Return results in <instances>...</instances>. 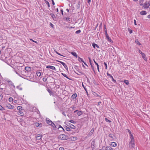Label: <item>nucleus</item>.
<instances>
[{"label":"nucleus","instance_id":"obj_13","mask_svg":"<svg viewBox=\"0 0 150 150\" xmlns=\"http://www.w3.org/2000/svg\"><path fill=\"white\" fill-rule=\"evenodd\" d=\"M105 36L107 39L109 41L112 42H113L111 40L110 38L109 37L107 33H106V35Z\"/></svg>","mask_w":150,"mask_h":150},{"label":"nucleus","instance_id":"obj_32","mask_svg":"<svg viewBox=\"0 0 150 150\" xmlns=\"http://www.w3.org/2000/svg\"><path fill=\"white\" fill-rule=\"evenodd\" d=\"M64 128L66 129V130L68 131H69L71 130V129L70 128L65 126V127H64Z\"/></svg>","mask_w":150,"mask_h":150},{"label":"nucleus","instance_id":"obj_8","mask_svg":"<svg viewBox=\"0 0 150 150\" xmlns=\"http://www.w3.org/2000/svg\"><path fill=\"white\" fill-rule=\"evenodd\" d=\"M24 110L19 111L17 112V114L18 115H20L22 116H23L24 115Z\"/></svg>","mask_w":150,"mask_h":150},{"label":"nucleus","instance_id":"obj_2","mask_svg":"<svg viewBox=\"0 0 150 150\" xmlns=\"http://www.w3.org/2000/svg\"><path fill=\"white\" fill-rule=\"evenodd\" d=\"M47 123L49 125H52V126L54 127V126H55V124L53 123L52 121L50 120L49 119H46V120Z\"/></svg>","mask_w":150,"mask_h":150},{"label":"nucleus","instance_id":"obj_17","mask_svg":"<svg viewBox=\"0 0 150 150\" xmlns=\"http://www.w3.org/2000/svg\"><path fill=\"white\" fill-rule=\"evenodd\" d=\"M17 109L19 111L23 110V108L21 106H18L17 108Z\"/></svg>","mask_w":150,"mask_h":150},{"label":"nucleus","instance_id":"obj_29","mask_svg":"<svg viewBox=\"0 0 150 150\" xmlns=\"http://www.w3.org/2000/svg\"><path fill=\"white\" fill-rule=\"evenodd\" d=\"M47 90L51 95L53 94L52 92L51 91L49 88H48L47 89Z\"/></svg>","mask_w":150,"mask_h":150},{"label":"nucleus","instance_id":"obj_26","mask_svg":"<svg viewBox=\"0 0 150 150\" xmlns=\"http://www.w3.org/2000/svg\"><path fill=\"white\" fill-rule=\"evenodd\" d=\"M25 69L27 71H29L31 70V68L29 67H26L25 68Z\"/></svg>","mask_w":150,"mask_h":150},{"label":"nucleus","instance_id":"obj_27","mask_svg":"<svg viewBox=\"0 0 150 150\" xmlns=\"http://www.w3.org/2000/svg\"><path fill=\"white\" fill-rule=\"evenodd\" d=\"M83 113L82 111H78L77 114L78 116H80L83 114Z\"/></svg>","mask_w":150,"mask_h":150},{"label":"nucleus","instance_id":"obj_54","mask_svg":"<svg viewBox=\"0 0 150 150\" xmlns=\"http://www.w3.org/2000/svg\"><path fill=\"white\" fill-rule=\"evenodd\" d=\"M127 130L128 131V132L129 133V134H132L131 133V131H130V130L129 129H127Z\"/></svg>","mask_w":150,"mask_h":150},{"label":"nucleus","instance_id":"obj_62","mask_svg":"<svg viewBox=\"0 0 150 150\" xmlns=\"http://www.w3.org/2000/svg\"><path fill=\"white\" fill-rule=\"evenodd\" d=\"M83 62L84 63V64L86 65V66H88V65H87L86 63L84 61H83Z\"/></svg>","mask_w":150,"mask_h":150},{"label":"nucleus","instance_id":"obj_6","mask_svg":"<svg viewBox=\"0 0 150 150\" xmlns=\"http://www.w3.org/2000/svg\"><path fill=\"white\" fill-rule=\"evenodd\" d=\"M34 125L36 127H42V124L40 122H35L34 124Z\"/></svg>","mask_w":150,"mask_h":150},{"label":"nucleus","instance_id":"obj_36","mask_svg":"<svg viewBox=\"0 0 150 150\" xmlns=\"http://www.w3.org/2000/svg\"><path fill=\"white\" fill-rule=\"evenodd\" d=\"M61 74L62 75H63L64 77H65L67 79H69L68 77V76H67V74H66L63 73H62Z\"/></svg>","mask_w":150,"mask_h":150},{"label":"nucleus","instance_id":"obj_33","mask_svg":"<svg viewBox=\"0 0 150 150\" xmlns=\"http://www.w3.org/2000/svg\"><path fill=\"white\" fill-rule=\"evenodd\" d=\"M110 78L112 79V81H113V82H114V83H116V81L115 80L113 76H110Z\"/></svg>","mask_w":150,"mask_h":150},{"label":"nucleus","instance_id":"obj_61","mask_svg":"<svg viewBox=\"0 0 150 150\" xmlns=\"http://www.w3.org/2000/svg\"><path fill=\"white\" fill-rule=\"evenodd\" d=\"M52 4L53 5H54L55 4L53 0H52Z\"/></svg>","mask_w":150,"mask_h":150},{"label":"nucleus","instance_id":"obj_46","mask_svg":"<svg viewBox=\"0 0 150 150\" xmlns=\"http://www.w3.org/2000/svg\"><path fill=\"white\" fill-rule=\"evenodd\" d=\"M104 64L105 65V69H107L108 68L107 64L106 63L104 62Z\"/></svg>","mask_w":150,"mask_h":150},{"label":"nucleus","instance_id":"obj_30","mask_svg":"<svg viewBox=\"0 0 150 150\" xmlns=\"http://www.w3.org/2000/svg\"><path fill=\"white\" fill-rule=\"evenodd\" d=\"M78 60L80 62H83V59L80 57H78Z\"/></svg>","mask_w":150,"mask_h":150},{"label":"nucleus","instance_id":"obj_25","mask_svg":"<svg viewBox=\"0 0 150 150\" xmlns=\"http://www.w3.org/2000/svg\"><path fill=\"white\" fill-rule=\"evenodd\" d=\"M71 54L73 55L75 57H76V58L77 57V55L75 52H71Z\"/></svg>","mask_w":150,"mask_h":150},{"label":"nucleus","instance_id":"obj_34","mask_svg":"<svg viewBox=\"0 0 150 150\" xmlns=\"http://www.w3.org/2000/svg\"><path fill=\"white\" fill-rule=\"evenodd\" d=\"M16 88L19 90H22V88L19 86H17Z\"/></svg>","mask_w":150,"mask_h":150},{"label":"nucleus","instance_id":"obj_63","mask_svg":"<svg viewBox=\"0 0 150 150\" xmlns=\"http://www.w3.org/2000/svg\"><path fill=\"white\" fill-rule=\"evenodd\" d=\"M129 32V33H130V34L132 33V30H130Z\"/></svg>","mask_w":150,"mask_h":150},{"label":"nucleus","instance_id":"obj_31","mask_svg":"<svg viewBox=\"0 0 150 150\" xmlns=\"http://www.w3.org/2000/svg\"><path fill=\"white\" fill-rule=\"evenodd\" d=\"M109 136L111 138L113 139L114 137H115L114 135L112 134H109Z\"/></svg>","mask_w":150,"mask_h":150},{"label":"nucleus","instance_id":"obj_56","mask_svg":"<svg viewBox=\"0 0 150 150\" xmlns=\"http://www.w3.org/2000/svg\"><path fill=\"white\" fill-rule=\"evenodd\" d=\"M61 13L62 15H63V10L62 9H61Z\"/></svg>","mask_w":150,"mask_h":150},{"label":"nucleus","instance_id":"obj_7","mask_svg":"<svg viewBox=\"0 0 150 150\" xmlns=\"http://www.w3.org/2000/svg\"><path fill=\"white\" fill-rule=\"evenodd\" d=\"M95 139H93L91 142V147L93 149H94L95 148Z\"/></svg>","mask_w":150,"mask_h":150},{"label":"nucleus","instance_id":"obj_19","mask_svg":"<svg viewBox=\"0 0 150 150\" xmlns=\"http://www.w3.org/2000/svg\"><path fill=\"white\" fill-rule=\"evenodd\" d=\"M105 150H114V149L110 146H107L106 147Z\"/></svg>","mask_w":150,"mask_h":150},{"label":"nucleus","instance_id":"obj_3","mask_svg":"<svg viewBox=\"0 0 150 150\" xmlns=\"http://www.w3.org/2000/svg\"><path fill=\"white\" fill-rule=\"evenodd\" d=\"M129 147L130 149L134 148L135 146L134 142L130 141L129 143Z\"/></svg>","mask_w":150,"mask_h":150},{"label":"nucleus","instance_id":"obj_12","mask_svg":"<svg viewBox=\"0 0 150 150\" xmlns=\"http://www.w3.org/2000/svg\"><path fill=\"white\" fill-rule=\"evenodd\" d=\"M7 82L11 86H13L14 88H15V86L11 81L8 80Z\"/></svg>","mask_w":150,"mask_h":150},{"label":"nucleus","instance_id":"obj_64","mask_svg":"<svg viewBox=\"0 0 150 150\" xmlns=\"http://www.w3.org/2000/svg\"><path fill=\"white\" fill-rule=\"evenodd\" d=\"M147 18H150V15H149L148 16Z\"/></svg>","mask_w":150,"mask_h":150},{"label":"nucleus","instance_id":"obj_48","mask_svg":"<svg viewBox=\"0 0 150 150\" xmlns=\"http://www.w3.org/2000/svg\"><path fill=\"white\" fill-rule=\"evenodd\" d=\"M30 40H31V41H32L33 42L35 43H36L37 44H38V42H37L35 41H34V40H33V39H30Z\"/></svg>","mask_w":150,"mask_h":150},{"label":"nucleus","instance_id":"obj_43","mask_svg":"<svg viewBox=\"0 0 150 150\" xmlns=\"http://www.w3.org/2000/svg\"><path fill=\"white\" fill-rule=\"evenodd\" d=\"M4 110V108L0 105V110Z\"/></svg>","mask_w":150,"mask_h":150},{"label":"nucleus","instance_id":"obj_40","mask_svg":"<svg viewBox=\"0 0 150 150\" xmlns=\"http://www.w3.org/2000/svg\"><path fill=\"white\" fill-rule=\"evenodd\" d=\"M9 101L10 102H12L13 101V99L12 98L10 97L8 99Z\"/></svg>","mask_w":150,"mask_h":150},{"label":"nucleus","instance_id":"obj_22","mask_svg":"<svg viewBox=\"0 0 150 150\" xmlns=\"http://www.w3.org/2000/svg\"><path fill=\"white\" fill-rule=\"evenodd\" d=\"M110 145L113 147H115L117 146V144L115 142H113L111 143Z\"/></svg>","mask_w":150,"mask_h":150},{"label":"nucleus","instance_id":"obj_37","mask_svg":"<svg viewBox=\"0 0 150 150\" xmlns=\"http://www.w3.org/2000/svg\"><path fill=\"white\" fill-rule=\"evenodd\" d=\"M135 42L139 45H141V44L139 42L138 39H136L135 40Z\"/></svg>","mask_w":150,"mask_h":150},{"label":"nucleus","instance_id":"obj_24","mask_svg":"<svg viewBox=\"0 0 150 150\" xmlns=\"http://www.w3.org/2000/svg\"><path fill=\"white\" fill-rule=\"evenodd\" d=\"M142 58L144 59V60L145 61H146L147 59H146V55L144 54H143V55L142 54Z\"/></svg>","mask_w":150,"mask_h":150},{"label":"nucleus","instance_id":"obj_45","mask_svg":"<svg viewBox=\"0 0 150 150\" xmlns=\"http://www.w3.org/2000/svg\"><path fill=\"white\" fill-rule=\"evenodd\" d=\"M3 98V96L2 94L0 93V101Z\"/></svg>","mask_w":150,"mask_h":150},{"label":"nucleus","instance_id":"obj_1","mask_svg":"<svg viewBox=\"0 0 150 150\" xmlns=\"http://www.w3.org/2000/svg\"><path fill=\"white\" fill-rule=\"evenodd\" d=\"M59 138L62 140H67L68 138V137L65 134H60L59 136Z\"/></svg>","mask_w":150,"mask_h":150},{"label":"nucleus","instance_id":"obj_60","mask_svg":"<svg viewBox=\"0 0 150 150\" xmlns=\"http://www.w3.org/2000/svg\"><path fill=\"white\" fill-rule=\"evenodd\" d=\"M134 25H137L136 21L135 20H134Z\"/></svg>","mask_w":150,"mask_h":150},{"label":"nucleus","instance_id":"obj_14","mask_svg":"<svg viewBox=\"0 0 150 150\" xmlns=\"http://www.w3.org/2000/svg\"><path fill=\"white\" fill-rule=\"evenodd\" d=\"M92 46L94 48H96V47L98 48H100V47L98 45L94 43L92 44Z\"/></svg>","mask_w":150,"mask_h":150},{"label":"nucleus","instance_id":"obj_47","mask_svg":"<svg viewBox=\"0 0 150 150\" xmlns=\"http://www.w3.org/2000/svg\"><path fill=\"white\" fill-rule=\"evenodd\" d=\"M66 20L67 21H69L70 20V18H67Z\"/></svg>","mask_w":150,"mask_h":150},{"label":"nucleus","instance_id":"obj_41","mask_svg":"<svg viewBox=\"0 0 150 150\" xmlns=\"http://www.w3.org/2000/svg\"><path fill=\"white\" fill-rule=\"evenodd\" d=\"M45 3L47 5L48 7H50V5L49 2L48 1H46Z\"/></svg>","mask_w":150,"mask_h":150},{"label":"nucleus","instance_id":"obj_5","mask_svg":"<svg viewBox=\"0 0 150 150\" xmlns=\"http://www.w3.org/2000/svg\"><path fill=\"white\" fill-rule=\"evenodd\" d=\"M6 107L8 109H13L14 107L10 104H7L6 105Z\"/></svg>","mask_w":150,"mask_h":150},{"label":"nucleus","instance_id":"obj_16","mask_svg":"<svg viewBox=\"0 0 150 150\" xmlns=\"http://www.w3.org/2000/svg\"><path fill=\"white\" fill-rule=\"evenodd\" d=\"M94 130L92 128V129L91 130L89 133H88V136L89 137L92 135L93 133L94 132Z\"/></svg>","mask_w":150,"mask_h":150},{"label":"nucleus","instance_id":"obj_49","mask_svg":"<svg viewBox=\"0 0 150 150\" xmlns=\"http://www.w3.org/2000/svg\"><path fill=\"white\" fill-rule=\"evenodd\" d=\"M43 81H44V82H45L47 80V78H44L43 79Z\"/></svg>","mask_w":150,"mask_h":150},{"label":"nucleus","instance_id":"obj_4","mask_svg":"<svg viewBox=\"0 0 150 150\" xmlns=\"http://www.w3.org/2000/svg\"><path fill=\"white\" fill-rule=\"evenodd\" d=\"M143 7H144L145 8H149L150 6V4L148 1H146L144 3V4H143Z\"/></svg>","mask_w":150,"mask_h":150},{"label":"nucleus","instance_id":"obj_42","mask_svg":"<svg viewBox=\"0 0 150 150\" xmlns=\"http://www.w3.org/2000/svg\"><path fill=\"white\" fill-rule=\"evenodd\" d=\"M81 32V30H79L76 31L75 33L76 34H79Z\"/></svg>","mask_w":150,"mask_h":150},{"label":"nucleus","instance_id":"obj_10","mask_svg":"<svg viewBox=\"0 0 150 150\" xmlns=\"http://www.w3.org/2000/svg\"><path fill=\"white\" fill-rule=\"evenodd\" d=\"M42 138L41 135L40 134H38L36 137V140H39Z\"/></svg>","mask_w":150,"mask_h":150},{"label":"nucleus","instance_id":"obj_23","mask_svg":"<svg viewBox=\"0 0 150 150\" xmlns=\"http://www.w3.org/2000/svg\"><path fill=\"white\" fill-rule=\"evenodd\" d=\"M69 126L71 129H74L76 128V127L75 126H74L73 125L70 123L69 124Z\"/></svg>","mask_w":150,"mask_h":150},{"label":"nucleus","instance_id":"obj_53","mask_svg":"<svg viewBox=\"0 0 150 150\" xmlns=\"http://www.w3.org/2000/svg\"><path fill=\"white\" fill-rule=\"evenodd\" d=\"M130 139V141L132 142H134V138H133L132 139L131 138V139Z\"/></svg>","mask_w":150,"mask_h":150},{"label":"nucleus","instance_id":"obj_9","mask_svg":"<svg viewBox=\"0 0 150 150\" xmlns=\"http://www.w3.org/2000/svg\"><path fill=\"white\" fill-rule=\"evenodd\" d=\"M58 62H59V63H61L63 66L66 69H68L66 65V64H65V63H64V62H61V61H58Z\"/></svg>","mask_w":150,"mask_h":150},{"label":"nucleus","instance_id":"obj_57","mask_svg":"<svg viewBox=\"0 0 150 150\" xmlns=\"http://www.w3.org/2000/svg\"><path fill=\"white\" fill-rule=\"evenodd\" d=\"M62 114L64 115V116L65 117H66V115L65 113V112H62Z\"/></svg>","mask_w":150,"mask_h":150},{"label":"nucleus","instance_id":"obj_18","mask_svg":"<svg viewBox=\"0 0 150 150\" xmlns=\"http://www.w3.org/2000/svg\"><path fill=\"white\" fill-rule=\"evenodd\" d=\"M147 13L146 11H142L140 13V14L142 15H145Z\"/></svg>","mask_w":150,"mask_h":150},{"label":"nucleus","instance_id":"obj_21","mask_svg":"<svg viewBox=\"0 0 150 150\" xmlns=\"http://www.w3.org/2000/svg\"><path fill=\"white\" fill-rule=\"evenodd\" d=\"M77 96V94L76 93H75L72 95L71 98L72 99H74Z\"/></svg>","mask_w":150,"mask_h":150},{"label":"nucleus","instance_id":"obj_15","mask_svg":"<svg viewBox=\"0 0 150 150\" xmlns=\"http://www.w3.org/2000/svg\"><path fill=\"white\" fill-rule=\"evenodd\" d=\"M93 61L95 64L96 65V66H97V68L98 69V70L99 72H100L99 69V65L98 63H97L95 61V60H93Z\"/></svg>","mask_w":150,"mask_h":150},{"label":"nucleus","instance_id":"obj_39","mask_svg":"<svg viewBox=\"0 0 150 150\" xmlns=\"http://www.w3.org/2000/svg\"><path fill=\"white\" fill-rule=\"evenodd\" d=\"M124 82L127 85H128L129 84V81H128V80H125L124 81Z\"/></svg>","mask_w":150,"mask_h":150},{"label":"nucleus","instance_id":"obj_44","mask_svg":"<svg viewBox=\"0 0 150 150\" xmlns=\"http://www.w3.org/2000/svg\"><path fill=\"white\" fill-rule=\"evenodd\" d=\"M82 86H83V88H84L85 90L86 91V92L87 93H88V92L87 91V89H86V88L85 87L84 85H83V83H82Z\"/></svg>","mask_w":150,"mask_h":150},{"label":"nucleus","instance_id":"obj_28","mask_svg":"<svg viewBox=\"0 0 150 150\" xmlns=\"http://www.w3.org/2000/svg\"><path fill=\"white\" fill-rule=\"evenodd\" d=\"M144 1V0H139V3L140 6H142L143 5V2Z\"/></svg>","mask_w":150,"mask_h":150},{"label":"nucleus","instance_id":"obj_59","mask_svg":"<svg viewBox=\"0 0 150 150\" xmlns=\"http://www.w3.org/2000/svg\"><path fill=\"white\" fill-rule=\"evenodd\" d=\"M56 53L57 54H58L59 55H61V56H63L60 53H58V52H56Z\"/></svg>","mask_w":150,"mask_h":150},{"label":"nucleus","instance_id":"obj_11","mask_svg":"<svg viewBox=\"0 0 150 150\" xmlns=\"http://www.w3.org/2000/svg\"><path fill=\"white\" fill-rule=\"evenodd\" d=\"M46 68L47 69H50L52 70H55V67L54 66H47L46 67Z\"/></svg>","mask_w":150,"mask_h":150},{"label":"nucleus","instance_id":"obj_55","mask_svg":"<svg viewBox=\"0 0 150 150\" xmlns=\"http://www.w3.org/2000/svg\"><path fill=\"white\" fill-rule=\"evenodd\" d=\"M59 150H64V149L63 148L60 147L59 148Z\"/></svg>","mask_w":150,"mask_h":150},{"label":"nucleus","instance_id":"obj_35","mask_svg":"<svg viewBox=\"0 0 150 150\" xmlns=\"http://www.w3.org/2000/svg\"><path fill=\"white\" fill-rule=\"evenodd\" d=\"M41 73L40 71H38L36 73L37 75L38 76H40L41 75Z\"/></svg>","mask_w":150,"mask_h":150},{"label":"nucleus","instance_id":"obj_58","mask_svg":"<svg viewBox=\"0 0 150 150\" xmlns=\"http://www.w3.org/2000/svg\"><path fill=\"white\" fill-rule=\"evenodd\" d=\"M107 75L108 76H109L110 77V76H112V75H111L110 74H109L108 73H107Z\"/></svg>","mask_w":150,"mask_h":150},{"label":"nucleus","instance_id":"obj_38","mask_svg":"<svg viewBox=\"0 0 150 150\" xmlns=\"http://www.w3.org/2000/svg\"><path fill=\"white\" fill-rule=\"evenodd\" d=\"M69 122L73 124H75L76 123V122L73 120H69Z\"/></svg>","mask_w":150,"mask_h":150},{"label":"nucleus","instance_id":"obj_52","mask_svg":"<svg viewBox=\"0 0 150 150\" xmlns=\"http://www.w3.org/2000/svg\"><path fill=\"white\" fill-rule=\"evenodd\" d=\"M90 64H91V67H92V69L94 71V67H93L92 65V64H91V62H90Z\"/></svg>","mask_w":150,"mask_h":150},{"label":"nucleus","instance_id":"obj_51","mask_svg":"<svg viewBox=\"0 0 150 150\" xmlns=\"http://www.w3.org/2000/svg\"><path fill=\"white\" fill-rule=\"evenodd\" d=\"M129 135H130V139H131V138L132 139L133 138H134L132 134H129Z\"/></svg>","mask_w":150,"mask_h":150},{"label":"nucleus","instance_id":"obj_20","mask_svg":"<svg viewBox=\"0 0 150 150\" xmlns=\"http://www.w3.org/2000/svg\"><path fill=\"white\" fill-rule=\"evenodd\" d=\"M50 15H51V16L52 17V18L53 20L54 21L56 20V18L54 14L52 13H51L50 14Z\"/></svg>","mask_w":150,"mask_h":150},{"label":"nucleus","instance_id":"obj_50","mask_svg":"<svg viewBox=\"0 0 150 150\" xmlns=\"http://www.w3.org/2000/svg\"><path fill=\"white\" fill-rule=\"evenodd\" d=\"M105 120L107 122H111V121L108 120V119H107V118H105Z\"/></svg>","mask_w":150,"mask_h":150}]
</instances>
